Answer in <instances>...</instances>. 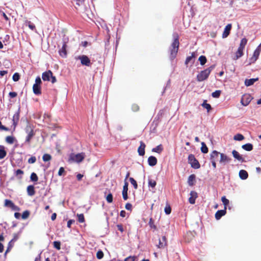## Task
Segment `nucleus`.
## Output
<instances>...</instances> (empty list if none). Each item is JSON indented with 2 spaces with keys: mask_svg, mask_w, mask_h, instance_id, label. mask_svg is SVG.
Here are the masks:
<instances>
[{
  "mask_svg": "<svg viewBox=\"0 0 261 261\" xmlns=\"http://www.w3.org/2000/svg\"><path fill=\"white\" fill-rule=\"evenodd\" d=\"M174 40L171 44L170 49V58L173 60L174 59L176 55L178 50L179 48V36L177 33L173 34Z\"/></svg>",
  "mask_w": 261,
  "mask_h": 261,
  "instance_id": "nucleus-1",
  "label": "nucleus"
},
{
  "mask_svg": "<svg viewBox=\"0 0 261 261\" xmlns=\"http://www.w3.org/2000/svg\"><path fill=\"white\" fill-rule=\"evenodd\" d=\"M215 65H213L209 67L208 68H206V69L201 71L199 74H197L196 79L197 81L198 82H202L205 80H206L210 74L211 73V71L214 69L215 68Z\"/></svg>",
  "mask_w": 261,
  "mask_h": 261,
  "instance_id": "nucleus-2",
  "label": "nucleus"
},
{
  "mask_svg": "<svg viewBox=\"0 0 261 261\" xmlns=\"http://www.w3.org/2000/svg\"><path fill=\"white\" fill-rule=\"evenodd\" d=\"M42 78L44 81H49L53 84L57 82L56 77L53 76V72L51 70H48L42 73Z\"/></svg>",
  "mask_w": 261,
  "mask_h": 261,
  "instance_id": "nucleus-3",
  "label": "nucleus"
},
{
  "mask_svg": "<svg viewBox=\"0 0 261 261\" xmlns=\"http://www.w3.org/2000/svg\"><path fill=\"white\" fill-rule=\"evenodd\" d=\"M188 163L191 165V166L195 169H199L200 167V165L198 160L195 158L194 155L190 154L188 156Z\"/></svg>",
  "mask_w": 261,
  "mask_h": 261,
  "instance_id": "nucleus-4",
  "label": "nucleus"
},
{
  "mask_svg": "<svg viewBox=\"0 0 261 261\" xmlns=\"http://www.w3.org/2000/svg\"><path fill=\"white\" fill-rule=\"evenodd\" d=\"M76 59L80 60L82 65L90 66L91 65L90 59L86 55L79 56L76 58Z\"/></svg>",
  "mask_w": 261,
  "mask_h": 261,
  "instance_id": "nucleus-5",
  "label": "nucleus"
},
{
  "mask_svg": "<svg viewBox=\"0 0 261 261\" xmlns=\"http://www.w3.org/2000/svg\"><path fill=\"white\" fill-rule=\"evenodd\" d=\"M261 51V43L254 50L252 57L250 59V63H254L258 59Z\"/></svg>",
  "mask_w": 261,
  "mask_h": 261,
  "instance_id": "nucleus-6",
  "label": "nucleus"
},
{
  "mask_svg": "<svg viewBox=\"0 0 261 261\" xmlns=\"http://www.w3.org/2000/svg\"><path fill=\"white\" fill-rule=\"evenodd\" d=\"M84 159V155L83 153H77L76 154H71L70 156L69 160L77 163L81 162Z\"/></svg>",
  "mask_w": 261,
  "mask_h": 261,
  "instance_id": "nucleus-7",
  "label": "nucleus"
},
{
  "mask_svg": "<svg viewBox=\"0 0 261 261\" xmlns=\"http://www.w3.org/2000/svg\"><path fill=\"white\" fill-rule=\"evenodd\" d=\"M252 99L251 96L249 94H244L241 98V103L244 106H248Z\"/></svg>",
  "mask_w": 261,
  "mask_h": 261,
  "instance_id": "nucleus-8",
  "label": "nucleus"
},
{
  "mask_svg": "<svg viewBox=\"0 0 261 261\" xmlns=\"http://www.w3.org/2000/svg\"><path fill=\"white\" fill-rule=\"evenodd\" d=\"M4 206L6 207H10L14 211H19L20 210V208L18 206L15 205V204L11 200L9 199L5 200Z\"/></svg>",
  "mask_w": 261,
  "mask_h": 261,
  "instance_id": "nucleus-9",
  "label": "nucleus"
},
{
  "mask_svg": "<svg viewBox=\"0 0 261 261\" xmlns=\"http://www.w3.org/2000/svg\"><path fill=\"white\" fill-rule=\"evenodd\" d=\"M20 109H18L17 112L14 114L13 116V125L14 126V130H15L16 126L18 124L20 116Z\"/></svg>",
  "mask_w": 261,
  "mask_h": 261,
  "instance_id": "nucleus-10",
  "label": "nucleus"
},
{
  "mask_svg": "<svg viewBox=\"0 0 261 261\" xmlns=\"http://www.w3.org/2000/svg\"><path fill=\"white\" fill-rule=\"evenodd\" d=\"M197 193L195 191H192L190 192V197L189 198V202L191 204H194L195 203V200L197 198Z\"/></svg>",
  "mask_w": 261,
  "mask_h": 261,
  "instance_id": "nucleus-11",
  "label": "nucleus"
},
{
  "mask_svg": "<svg viewBox=\"0 0 261 261\" xmlns=\"http://www.w3.org/2000/svg\"><path fill=\"white\" fill-rule=\"evenodd\" d=\"M167 245V239L165 236H163L162 239L159 240V244L157 247L159 248H164Z\"/></svg>",
  "mask_w": 261,
  "mask_h": 261,
  "instance_id": "nucleus-12",
  "label": "nucleus"
},
{
  "mask_svg": "<svg viewBox=\"0 0 261 261\" xmlns=\"http://www.w3.org/2000/svg\"><path fill=\"white\" fill-rule=\"evenodd\" d=\"M145 144L143 141H140V145L138 149V152L140 155L143 156L145 154Z\"/></svg>",
  "mask_w": 261,
  "mask_h": 261,
  "instance_id": "nucleus-13",
  "label": "nucleus"
},
{
  "mask_svg": "<svg viewBox=\"0 0 261 261\" xmlns=\"http://www.w3.org/2000/svg\"><path fill=\"white\" fill-rule=\"evenodd\" d=\"M220 160L219 162L220 163H227L231 161V159L224 153H220Z\"/></svg>",
  "mask_w": 261,
  "mask_h": 261,
  "instance_id": "nucleus-14",
  "label": "nucleus"
},
{
  "mask_svg": "<svg viewBox=\"0 0 261 261\" xmlns=\"http://www.w3.org/2000/svg\"><path fill=\"white\" fill-rule=\"evenodd\" d=\"M232 155L236 159H237L238 161L241 162H245V160L244 159V158L241 155H240L239 154V153L236 151V150H233L232 151Z\"/></svg>",
  "mask_w": 261,
  "mask_h": 261,
  "instance_id": "nucleus-15",
  "label": "nucleus"
},
{
  "mask_svg": "<svg viewBox=\"0 0 261 261\" xmlns=\"http://www.w3.org/2000/svg\"><path fill=\"white\" fill-rule=\"evenodd\" d=\"M231 27H232V26H231V24H228L225 27L224 32L222 34V37L223 38H226L229 35Z\"/></svg>",
  "mask_w": 261,
  "mask_h": 261,
  "instance_id": "nucleus-16",
  "label": "nucleus"
},
{
  "mask_svg": "<svg viewBox=\"0 0 261 261\" xmlns=\"http://www.w3.org/2000/svg\"><path fill=\"white\" fill-rule=\"evenodd\" d=\"M66 48V42H64L62 45L61 49L59 50L60 55L63 58H65L67 56Z\"/></svg>",
  "mask_w": 261,
  "mask_h": 261,
  "instance_id": "nucleus-17",
  "label": "nucleus"
},
{
  "mask_svg": "<svg viewBox=\"0 0 261 261\" xmlns=\"http://www.w3.org/2000/svg\"><path fill=\"white\" fill-rule=\"evenodd\" d=\"M196 182V176L195 174H193L190 175L188 179V185L192 187L194 186Z\"/></svg>",
  "mask_w": 261,
  "mask_h": 261,
  "instance_id": "nucleus-18",
  "label": "nucleus"
},
{
  "mask_svg": "<svg viewBox=\"0 0 261 261\" xmlns=\"http://www.w3.org/2000/svg\"><path fill=\"white\" fill-rule=\"evenodd\" d=\"M226 213V210L224 209L218 211L215 214V218L219 220L222 216H224Z\"/></svg>",
  "mask_w": 261,
  "mask_h": 261,
  "instance_id": "nucleus-19",
  "label": "nucleus"
},
{
  "mask_svg": "<svg viewBox=\"0 0 261 261\" xmlns=\"http://www.w3.org/2000/svg\"><path fill=\"white\" fill-rule=\"evenodd\" d=\"M157 159L155 156H150L148 159V163L149 166H154L157 164Z\"/></svg>",
  "mask_w": 261,
  "mask_h": 261,
  "instance_id": "nucleus-20",
  "label": "nucleus"
},
{
  "mask_svg": "<svg viewBox=\"0 0 261 261\" xmlns=\"http://www.w3.org/2000/svg\"><path fill=\"white\" fill-rule=\"evenodd\" d=\"M33 91L35 94L40 95L41 94V86L37 84H34L33 86Z\"/></svg>",
  "mask_w": 261,
  "mask_h": 261,
  "instance_id": "nucleus-21",
  "label": "nucleus"
},
{
  "mask_svg": "<svg viewBox=\"0 0 261 261\" xmlns=\"http://www.w3.org/2000/svg\"><path fill=\"white\" fill-rule=\"evenodd\" d=\"M27 190L28 194L29 196H32L35 194V188L33 185H30L28 186Z\"/></svg>",
  "mask_w": 261,
  "mask_h": 261,
  "instance_id": "nucleus-22",
  "label": "nucleus"
},
{
  "mask_svg": "<svg viewBox=\"0 0 261 261\" xmlns=\"http://www.w3.org/2000/svg\"><path fill=\"white\" fill-rule=\"evenodd\" d=\"M258 80V78L246 79L245 81V86H246L247 87L253 85V84L256 81H257Z\"/></svg>",
  "mask_w": 261,
  "mask_h": 261,
  "instance_id": "nucleus-23",
  "label": "nucleus"
},
{
  "mask_svg": "<svg viewBox=\"0 0 261 261\" xmlns=\"http://www.w3.org/2000/svg\"><path fill=\"white\" fill-rule=\"evenodd\" d=\"M239 177L242 179H246L248 178V174L247 172L245 170H241L239 171Z\"/></svg>",
  "mask_w": 261,
  "mask_h": 261,
  "instance_id": "nucleus-24",
  "label": "nucleus"
},
{
  "mask_svg": "<svg viewBox=\"0 0 261 261\" xmlns=\"http://www.w3.org/2000/svg\"><path fill=\"white\" fill-rule=\"evenodd\" d=\"M220 152L216 150H214L213 151H212L210 155L211 161H216V160L218 158L219 155H220Z\"/></svg>",
  "mask_w": 261,
  "mask_h": 261,
  "instance_id": "nucleus-25",
  "label": "nucleus"
},
{
  "mask_svg": "<svg viewBox=\"0 0 261 261\" xmlns=\"http://www.w3.org/2000/svg\"><path fill=\"white\" fill-rule=\"evenodd\" d=\"M34 135L35 133L33 129H31L26 137L25 142L29 144Z\"/></svg>",
  "mask_w": 261,
  "mask_h": 261,
  "instance_id": "nucleus-26",
  "label": "nucleus"
},
{
  "mask_svg": "<svg viewBox=\"0 0 261 261\" xmlns=\"http://www.w3.org/2000/svg\"><path fill=\"white\" fill-rule=\"evenodd\" d=\"M194 238L192 233L191 231L187 232L185 236V240L186 242H190Z\"/></svg>",
  "mask_w": 261,
  "mask_h": 261,
  "instance_id": "nucleus-27",
  "label": "nucleus"
},
{
  "mask_svg": "<svg viewBox=\"0 0 261 261\" xmlns=\"http://www.w3.org/2000/svg\"><path fill=\"white\" fill-rule=\"evenodd\" d=\"M244 49L239 47L236 53V59H238L243 55V50Z\"/></svg>",
  "mask_w": 261,
  "mask_h": 261,
  "instance_id": "nucleus-28",
  "label": "nucleus"
},
{
  "mask_svg": "<svg viewBox=\"0 0 261 261\" xmlns=\"http://www.w3.org/2000/svg\"><path fill=\"white\" fill-rule=\"evenodd\" d=\"M242 148L248 151H250L253 149V145L251 143H247L242 146Z\"/></svg>",
  "mask_w": 261,
  "mask_h": 261,
  "instance_id": "nucleus-29",
  "label": "nucleus"
},
{
  "mask_svg": "<svg viewBox=\"0 0 261 261\" xmlns=\"http://www.w3.org/2000/svg\"><path fill=\"white\" fill-rule=\"evenodd\" d=\"M163 150V147L162 144H160L156 146L155 148H153L152 149V152H157L158 153H161Z\"/></svg>",
  "mask_w": 261,
  "mask_h": 261,
  "instance_id": "nucleus-30",
  "label": "nucleus"
},
{
  "mask_svg": "<svg viewBox=\"0 0 261 261\" xmlns=\"http://www.w3.org/2000/svg\"><path fill=\"white\" fill-rule=\"evenodd\" d=\"M5 140L7 143L12 144L14 143L15 138L13 136H9L6 137Z\"/></svg>",
  "mask_w": 261,
  "mask_h": 261,
  "instance_id": "nucleus-31",
  "label": "nucleus"
},
{
  "mask_svg": "<svg viewBox=\"0 0 261 261\" xmlns=\"http://www.w3.org/2000/svg\"><path fill=\"white\" fill-rule=\"evenodd\" d=\"M196 54L194 52L192 53L191 56L188 57L185 61V64L188 65L189 63H190L193 59L195 57Z\"/></svg>",
  "mask_w": 261,
  "mask_h": 261,
  "instance_id": "nucleus-32",
  "label": "nucleus"
},
{
  "mask_svg": "<svg viewBox=\"0 0 261 261\" xmlns=\"http://www.w3.org/2000/svg\"><path fill=\"white\" fill-rule=\"evenodd\" d=\"M23 174V171L21 170V169H17V170L15 171V175L18 177V178L19 179H21L22 178V176Z\"/></svg>",
  "mask_w": 261,
  "mask_h": 261,
  "instance_id": "nucleus-33",
  "label": "nucleus"
},
{
  "mask_svg": "<svg viewBox=\"0 0 261 261\" xmlns=\"http://www.w3.org/2000/svg\"><path fill=\"white\" fill-rule=\"evenodd\" d=\"M201 151L203 153H206L208 151V148L204 142L201 143Z\"/></svg>",
  "mask_w": 261,
  "mask_h": 261,
  "instance_id": "nucleus-34",
  "label": "nucleus"
},
{
  "mask_svg": "<svg viewBox=\"0 0 261 261\" xmlns=\"http://www.w3.org/2000/svg\"><path fill=\"white\" fill-rule=\"evenodd\" d=\"M206 102L207 101L206 100H204L202 104V106L204 108H205L207 110V112H209L212 109V107L211 106L209 103H207Z\"/></svg>",
  "mask_w": 261,
  "mask_h": 261,
  "instance_id": "nucleus-35",
  "label": "nucleus"
},
{
  "mask_svg": "<svg viewBox=\"0 0 261 261\" xmlns=\"http://www.w3.org/2000/svg\"><path fill=\"white\" fill-rule=\"evenodd\" d=\"M221 201L224 205V209L226 210L227 206L229 203V200L225 197V196H223L221 198Z\"/></svg>",
  "mask_w": 261,
  "mask_h": 261,
  "instance_id": "nucleus-36",
  "label": "nucleus"
},
{
  "mask_svg": "<svg viewBox=\"0 0 261 261\" xmlns=\"http://www.w3.org/2000/svg\"><path fill=\"white\" fill-rule=\"evenodd\" d=\"M198 60L199 61V62L200 63V64L201 65H204L206 63V61H207V59H206V57L204 56H200L199 59H198Z\"/></svg>",
  "mask_w": 261,
  "mask_h": 261,
  "instance_id": "nucleus-37",
  "label": "nucleus"
},
{
  "mask_svg": "<svg viewBox=\"0 0 261 261\" xmlns=\"http://www.w3.org/2000/svg\"><path fill=\"white\" fill-rule=\"evenodd\" d=\"M247 39L246 38H243L241 41V42L240 43V45H239V47L244 49L245 48V46H246V45L247 44Z\"/></svg>",
  "mask_w": 261,
  "mask_h": 261,
  "instance_id": "nucleus-38",
  "label": "nucleus"
},
{
  "mask_svg": "<svg viewBox=\"0 0 261 261\" xmlns=\"http://www.w3.org/2000/svg\"><path fill=\"white\" fill-rule=\"evenodd\" d=\"M30 178L31 180L34 182H36L38 180L37 175L34 172L32 173V174H31Z\"/></svg>",
  "mask_w": 261,
  "mask_h": 261,
  "instance_id": "nucleus-39",
  "label": "nucleus"
},
{
  "mask_svg": "<svg viewBox=\"0 0 261 261\" xmlns=\"http://www.w3.org/2000/svg\"><path fill=\"white\" fill-rule=\"evenodd\" d=\"M129 180L131 183V184L133 186L135 189H138V184L137 181L135 180V179L133 177H130Z\"/></svg>",
  "mask_w": 261,
  "mask_h": 261,
  "instance_id": "nucleus-40",
  "label": "nucleus"
},
{
  "mask_svg": "<svg viewBox=\"0 0 261 261\" xmlns=\"http://www.w3.org/2000/svg\"><path fill=\"white\" fill-rule=\"evenodd\" d=\"M233 139L237 141H242L244 139V137L241 134H238L234 136Z\"/></svg>",
  "mask_w": 261,
  "mask_h": 261,
  "instance_id": "nucleus-41",
  "label": "nucleus"
},
{
  "mask_svg": "<svg viewBox=\"0 0 261 261\" xmlns=\"http://www.w3.org/2000/svg\"><path fill=\"white\" fill-rule=\"evenodd\" d=\"M148 224L150 228H153L154 230L156 229V226L154 225V220L152 218H150Z\"/></svg>",
  "mask_w": 261,
  "mask_h": 261,
  "instance_id": "nucleus-42",
  "label": "nucleus"
},
{
  "mask_svg": "<svg viewBox=\"0 0 261 261\" xmlns=\"http://www.w3.org/2000/svg\"><path fill=\"white\" fill-rule=\"evenodd\" d=\"M51 156L50 154L45 153L42 156V159L44 162H47L51 160Z\"/></svg>",
  "mask_w": 261,
  "mask_h": 261,
  "instance_id": "nucleus-43",
  "label": "nucleus"
},
{
  "mask_svg": "<svg viewBox=\"0 0 261 261\" xmlns=\"http://www.w3.org/2000/svg\"><path fill=\"white\" fill-rule=\"evenodd\" d=\"M156 185V182L155 180L149 179H148V186L152 188H154Z\"/></svg>",
  "mask_w": 261,
  "mask_h": 261,
  "instance_id": "nucleus-44",
  "label": "nucleus"
},
{
  "mask_svg": "<svg viewBox=\"0 0 261 261\" xmlns=\"http://www.w3.org/2000/svg\"><path fill=\"white\" fill-rule=\"evenodd\" d=\"M7 155L6 151L4 149H0V160L4 159Z\"/></svg>",
  "mask_w": 261,
  "mask_h": 261,
  "instance_id": "nucleus-45",
  "label": "nucleus"
},
{
  "mask_svg": "<svg viewBox=\"0 0 261 261\" xmlns=\"http://www.w3.org/2000/svg\"><path fill=\"white\" fill-rule=\"evenodd\" d=\"M77 217L78 218V221L80 223H83L85 222V217H84V214H77Z\"/></svg>",
  "mask_w": 261,
  "mask_h": 261,
  "instance_id": "nucleus-46",
  "label": "nucleus"
},
{
  "mask_svg": "<svg viewBox=\"0 0 261 261\" xmlns=\"http://www.w3.org/2000/svg\"><path fill=\"white\" fill-rule=\"evenodd\" d=\"M103 255H104V254H103V252L100 250H98L96 253V257L98 259H100L102 258L103 257Z\"/></svg>",
  "mask_w": 261,
  "mask_h": 261,
  "instance_id": "nucleus-47",
  "label": "nucleus"
},
{
  "mask_svg": "<svg viewBox=\"0 0 261 261\" xmlns=\"http://www.w3.org/2000/svg\"><path fill=\"white\" fill-rule=\"evenodd\" d=\"M30 215V212L28 211H25L23 212V213L21 215V218L23 219H27Z\"/></svg>",
  "mask_w": 261,
  "mask_h": 261,
  "instance_id": "nucleus-48",
  "label": "nucleus"
},
{
  "mask_svg": "<svg viewBox=\"0 0 261 261\" xmlns=\"http://www.w3.org/2000/svg\"><path fill=\"white\" fill-rule=\"evenodd\" d=\"M220 94H221L220 90H216L215 92L212 93V96L214 98H218V97H219Z\"/></svg>",
  "mask_w": 261,
  "mask_h": 261,
  "instance_id": "nucleus-49",
  "label": "nucleus"
},
{
  "mask_svg": "<svg viewBox=\"0 0 261 261\" xmlns=\"http://www.w3.org/2000/svg\"><path fill=\"white\" fill-rule=\"evenodd\" d=\"M12 79L14 82L18 81L20 79L19 74L17 72L15 73L12 76Z\"/></svg>",
  "mask_w": 261,
  "mask_h": 261,
  "instance_id": "nucleus-50",
  "label": "nucleus"
},
{
  "mask_svg": "<svg viewBox=\"0 0 261 261\" xmlns=\"http://www.w3.org/2000/svg\"><path fill=\"white\" fill-rule=\"evenodd\" d=\"M54 247L58 250L61 249V243L59 241H55L53 242Z\"/></svg>",
  "mask_w": 261,
  "mask_h": 261,
  "instance_id": "nucleus-51",
  "label": "nucleus"
},
{
  "mask_svg": "<svg viewBox=\"0 0 261 261\" xmlns=\"http://www.w3.org/2000/svg\"><path fill=\"white\" fill-rule=\"evenodd\" d=\"M137 257L136 256H129L125 258L124 261H137Z\"/></svg>",
  "mask_w": 261,
  "mask_h": 261,
  "instance_id": "nucleus-52",
  "label": "nucleus"
},
{
  "mask_svg": "<svg viewBox=\"0 0 261 261\" xmlns=\"http://www.w3.org/2000/svg\"><path fill=\"white\" fill-rule=\"evenodd\" d=\"M107 201L108 203H112L113 202V195L111 193L109 194L106 197Z\"/></svg>",
  "mask_w": 261,
  "mask_h": 261,
  "instance_id": "nucleus-53",
  "label": "nucleus"
},
{
  "mask_svg": "<svg viewBox=\"0 0 261 261\" xmlns=\"http://www.w3.org/2000/svg\"><path fill=\"white\" fill-rule=\"evenodd\" d=\"M65 173H66V172L65 171V169H64V167H61L60 168V169L59 170L58 174L59 176H62L63 175H64Z\"/></svg>",
  "mask_w": 261,
  "mask_h": 261,
  "instance_id": "nucleus-54",
  "label": "nucleus"
},
{
  "mask_svg": "<svg viewBox=\"0 0 261 261\" xmlns=\"http://www.w3.org/2000/svg\"><path fill=\"white\" fill-rule=\"evenodd\" d=\"M132 109L134 112H137L139 110V107L137 104H133L132 106Z\"/></svg>",
  "mask_w": 261,
  "mask_h": 261,
  "instance_id": "nucleus-55",
  "label": "nucleus"
},
{
  "mask_svg": "<svg viewBox=\"0 0 261 261\" xmlns=\"http://www.w3.org/2000/svg\"><path fill=\"white\" fill-rule=\"evenodd\" d=\"M36 161V157L35 156H32L29 159L28 162L29 164H33V163H35Z\"/></svg>",
  "mask_w": 261,
  "mask_h": 261,
  "instance_id": "nucleus-56",
  "label": "nucleus"
},
{
  "mask_svg": "<svg viewBox=\"0 0 261 261\" xmlns=\"http://www.w3.org/2000/svg\"><path fill=\"white\" fill-rule=\"evenodd\" d=\"M165 212L166 214L169 215L171 212V208L169 205L166 206L165 208Z\"/></svg>",
  "mask_w": 261,
  "mask_h": 261,
  "instance_id": "nucleus-57",
  "label": "nucleus"
},
{
  "mask_svg": "<svg viewBox=\"0 0 261 261\" xmlns=\"http://www.w3.org/2000/svg\"><path fill=\"white\" fill-rule=\"evenodd\" d=\"M28 27L31 30H32L33 31L36 30L35 25L34 24H33L32 23H31V21H28Z\"/></svg>",
  "mask_w": 261,
  "mask_h": 261,
  "instance_id": "nucleus-58",
  "label": "nucleus"
},
{
  "mask_svg": "<svg viewBox=\"0 0 261 261\" xmlns=\"http://www.w3.org/2000/svg\"><path fill=\"white\" fill-rule=\"evenodd\" d=\"M42 83L41 80L39 76H38L35 79V83L34 84H37L38 85H41Z\"/></svg>",
  "mask_w": 261,
  "mask_h": 261,
  "instance_id": "nucleus-59",
  "label": "nucleus"
},
{
  "mask_svg": "<svg viewBox=\"0 0 261 261\" xmlns=\"http://www.w3.org/2000/svg\"><path fill=\"white\" fill-rule=\"evenodd\" d=\"M9 96L10 98H14L17 96V93L16 92H10L9 93Z\"/></svg>",
  "mask_w": 261,
  "mask_h": 261,
  "instance_id": "nucleus-60",
  "label": "nucleus"
},
{
  "mask_svg": "<svg viewBox=\"0 0 261 261\" xmlns=\"http://www.w3.org/2000/svg\"><path fill=\"white\" fill-rule=\"evenodd\" d=\"M18 234H16V233L14 234L13 238V239L11 240V241L9 242V245H10V244H11V243L12 242H15V241H16L18 239Z\"/></svg>",
  "mask_w": 261,
  "mask_h": 261,
  "instance_id": "nucleus-61",
  "label": "nucleus"
},
{
  "mask_svg": "<svg viewBox=\"0 0 261 261\" xmlns=\"http://www.w3.org/2000/svg\"><path fill=\"white\" fill-rule=\"evenodd\" d=\"M125 207L127 210H129V211L132 210V205L130 203H127L125 204Z\"/></svg>",
  "mask_w": 261,
  "mask_h": 261,
  "instance_id": "nucleus-62",
  "label": "nucleus"
},
{
  "mask_svg": "<svg viewBox=\"0 0 261 261\" xmlns=\"http://www.w3.org/2000/svg\"><path fill=\"white\" fill-rule=\"evenodd\" d=\"M128 182L127 181H125L124 185L123 187V191H125L127 192L128 191Z\"/></svg>",
  "mask_w": 261,
  "mask_h": 261,
  "instance_id": "nucleus-63",
  "label": "nucleus"
},
{
  "mask_svg": "<svg viewBox=\"0 0 261 261\" xmlns=\"http://www.w3.org/2000/svg\"><path fill=\"white\" fill-rule=\"evenodd\" d=\"M117 227L118 229L121 232H123L124 231V229L123 227V225L122 224H118L117 225Z\"/></svg>",
  "mask_w": 261,
  "mask_h": 261,
  "instance_id": "nucleus-64",
  "label": "nucleus"
}]
</instances>
